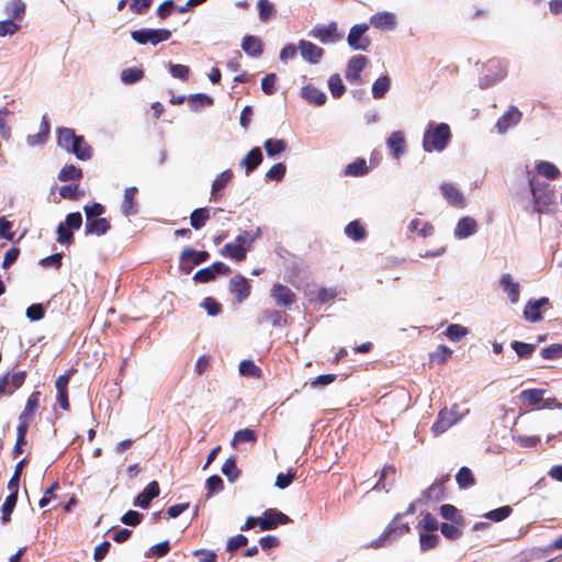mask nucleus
I'll return each mask as SVG.
<instances>
[{"label":"nucleus","mask_w":562,"mask_h":562,"mask_svg":"<svg viewBox=\"0 0 562 562\" xmlns=\"http://www.w3.org/2000/svg\"><path fill=\"white\" fill-rule=\"evenodd\" d=\"M451 139V131L448 124H429L423 137V147L427 153L442 151Z\"/></svg>","instance_id":"nucleus-1"},{"label":"nucleus","mask_w":562,"mask_h":562,"mask_svg":"<svg viewBox=\"0 0 562 562\" xmlns=\"http://www.w3.org/2000/svg\"><path fill=\"white\" fill-rule=\"evenodd\" d=\"M131 36L138 44L144 45L150 43L157 45L168 41L171 37V32L167 29H140L132 31Z\"/></svg>","instance_id":"nucleus-4"},{"label":"nucleus","mask_w":562,"mask_h":562,"mask_svg":"<svg viewBox=\"0 0 562 562\" xmlns=\"http://www.w3.org/2000/svg\"><path fill=\"white\" fill-rule=\"evenodd\" d=\"M302 95L310 103H314L318 106L325 104L327 100L326 94L322 90L311 85H307L302 89Z\"/></svg>","instance_id":"nucleus-31"},{"label":"nucleus","mask_w":562,"mask_h":562,"mask_svg":"<svg viewBox=\"0 0 562 562\" xmlns=\"http://www.w3.org/2000/svg\"><path fill=\"white\" fill-rule=\"evenodd\" d=\"M296 477V471L293 469H289L286 473H279L276 477V486L278 488H286Z\"/></svg>","instance_id":"nucleus-61"},{"label":"nucleus","mask_w":562,"mask_h":562,"mask_svg":"<svg viewBox=\"0 0 562 562\" xmlns=\"http://www.w3.org/2000/svg\"><path fill=\"white\" fill-rule=\"evenodd\" d=\"M83 176L82 169L75 165H65L58 173V180L66 181H76L80 180Z\"/></svg>","instance_id":"nucleus-36"},{"label":"nucleus","mask_w":562,"mask_h":562,"mask_svg":"<svg viewBox=\"0 0 562 562\" xmlns=\"http://www.w3.org/2000/svg\"><path fill=\"white\" fill-rule=\"evenodd\" d=\"M286 313L274 308L263 310L259 318L260 323H270L273 327L286 325Z\"/></svg>","instance_id":"nucleus-22"},{"label":"nucleus","mask_w":562,"mask_h":562,"mask_svg":"<svg viewBox=\"0 0 562 562\" xmlns=\"http://www.w3.org/2000/svg\"><path fill=\"white\" fill-rule=\"evenodd\" d=\"M59 195L66 200L77 201L85 195V191L80 189L79 184L70 183L59 188Z\"/></svg>","instance_id":"nucleus-40"},{"label":"nucleus","mask_w":562,"mask_h":562,"mask_svg":"<svg viewBox=\"0 0 562 562\" xmlns=\"http://www.w3.org/2000/svg\"><path fill=\"white\" fill-rule=\"evenodd\" d=\"M291 521V518L273 508H269L262 513V516L258 519V525L261 530H272L279 525H286Z\"/></svg>","instance_id":"nucleus-8"},{"label":"nucleus","mask_w":562,"mask_h":562,"mask_svg":"<svg viewBox=\"0 0 562 562\" xmlns=\"http://www.w3.org/2000/svg\"><path fill=\"white\" fill-rule=\"evenodd\" d=\"M440 191L447 202L458 209H464L467 203L463 193L450 182H445L440 186Z\"/></svg>","instance_id":"nucleus-13"},{"label":"nucleus","mask_w":562,"mask_h":562,"mask_svg":"<svg viewBox=\"0 0 562 562\" xmlns=\"http://www.w3.org/2000/svg\"><path fill=\"white\" fill-rule=\"evenodd\" d=\"M50 131V125L46 116H43L41 122L40 132L34 136H29V143L31 145H36L43 143L48 136Z\"/></svg>","instance_id":"nucleus-51"},{"label":"nucleus","mask_w":562,"mask_h":562,"mask_svg":"<svg viewBox=\"0 0 562 562\" xmlns=\"http://www.w3.org/2000/svg\"><path fill=\"white\" fill-rule=\"evenodd\" d=\"M222 473L228 479V481L233 482L240 475V470L236 465V458L231 457L225 460L222 465Z\"/></svg>","instance_id":"nucleus-47"},{"label":"nucleus","mask_w":562,"mask_h":562,"mask_svg":"<svg viewBox=\"0 0 562 562\" xmlns=\"http://www.w3.org/2000/svg\"><path fill=\"white\" fill-rule=\"evenodd\" d=\"M207 497L224 490V482L221 476L214 474L206 480Z\"/></svg>","instance_id":"nucleus-57"},{"label":"nucleus","mask_w":562,"mask_h":562,"mask_svg":"<svg viewBox=\"0 0 562 562\" xmlns=\"http://www.w3.org/2000/svg\"><path fill=\"white\" fill-rule=\"evenodd\" d=\"M536 170L539 175L543 176L549 180H555L561 177V171L559 170V168L550 161H538L536 164Z\"/></svg>","instance_id":"nucleus-33"},{"label":"nucleus","mask_w":562,"mask_h":562,"mask_svg":"<svg viewBox=\"0 0 562 562\" xmlns=\"http://www.w3.org/2000/svg\"><path fill=\"white\" fill-rule=\"evenodd\" d=\"M521 112L516 106H510L496 122V130L499 134H504L512 126L517 125L521 120Z\"/></svg>","instance_id":"nucleus-15"},{"label":"nucleus","mask_w":562,"mask_h":562,"mask_svg":"<svg viewBox=\"0 0 562 562\" xmlns=\"http://www.w3.org/2000/svg\"><path fill=\"white\" fill-rule=\"evenodd\" d=\"M541 356L548 360L562 358V344H553L541 349Z\"/></svg>","instance_id":"nucleus-63"},{"label":"nucleus","mask_w":562,"mask_h":562,"mask_svg":"<svg viewBox=\"0 0 562 562\" xmlns=\"http://www.w3.org/2000/svg\"><path fill=\"white\" fill-rule=\"evenodd\" d=\"M262 159L261 149L259 147H255L243 158L240 166L245 167L246 175H249L261 164Z\"/></svg>","instance_id":"nucleus-29"},{"label":"nucleus","mask_w":562,"mask_h":562,"mask_svg":"<svg viewBox=\"0 0 562 562\" xmlns=\"http://www.w3.org/2000/svg\"><path fill=\"white\" fill-rule=\"evenodd\" d=\"M26 379V371H16L5 373L0 376V397L3 395H12L20 389Z\"/></svg>","instance_id":"nucleus-7"},{"label":"nucleus","mask_w":562,"mask_h":562,"mask_svg":"<svg viewBox=\"0 0 562 562\" xmlns=\"http://www.w3.org/2000/svg\"><path fill=\"white\" fill-rule=\"evenodd\" d=\"M368 30L366 23L353 25L347 36L348 45L355 50H367L371 45V40L366 35Z\"/></svg>","instance_id":"nucleus-5"},{"label":"nucleus","mask_w":562,"mask_h":562,"mask_svg":"<svg viewBox=\"0 0 562 562\" xmlns=\"http://www.w3.org/2000/svg\"><path fill=\"white\" fill-rule=\"evenodd\" d=\"M501 286L507 293L512 303H517L520 296V286L515 282L513 277L508 273L504 274L499 280Z\"/></svg>","instance_id":"nucleus-26"},{"label":"nucleus","mask_w":562,"mask_h":562,"mask_svg":"<svg viewBox=\"0 0 562 562\" xmlns=\"http://www.w3.org/2000/svg\"><path fill=\"white\" fill-rule=\"evenodd\" d=\"M401 514H397L392 521L385 527L386 533L392 537V540L402 537L411 531V527L407 522H402Z\"/></svg>","instance_id":"nucleus-30"},{"label":"nucleus","mask_w":562,"mask_h":562,"mask_svg":"<svg viewBox=\"0 0 562 562\" xmlns=\"http://www.w3.org/2000/svg\"><path fill=\"white\" fill-rule=\"evenodd\" d=\"M188 103L192 111H198L200 108L213 105L214 100L207 94L195 93L188 95Z\"/></svg>","instance_id":"nucleus-41"},{"label":"nucleus","mask_w":562,"mask_h":562,"mask_svg":"<svg viewBox=\"0 0 562 562\" xmlns=\"http://www.w3.org/2000/svg\"><path fill=\"white\" fill-rule=\"evenodd\" d=\"M257 5L262 22H267L274 14V7L269 0H259Z\"/></svg>","instance_id":"nucleus-60"},{"label":"nucleus","mask_w":562,"mask_h":562,"mask_svg":"<svg viewBox=\"0 0 562 562\" xmlns=\"http://www.w3.org/2000/svg\"><path fill=\"white\" fill-rule=\"evenodd\" d=\"M370 23L380 30H393L396 25V16L391 12H379L370 18Z\"/></svg>","instance_id":"nucleus-25"},{"label":"nucleus","mask_w":562,"mask_h":562,"mask_svg":"<svg viewBox=\"0 0 562 562\" xmlns=\"http://www.w3.org/2000/svg\"><path fill=\"white\" fill-rule=\"evenodd\" d=\"M328 88L330 90L331 95L336 99L340 98L346 91L341 77L338 74H334L329 77Z\"/></svg>","instance_id":"nucleus-49"},{"label":"nucleus","mask_w":562,"mask_h":562,"mask_svg":"<svg viewBox=\"0 0 562 562\" xmlns=\"http://www.w3.org/2000/svg\"><path fill=\"white\" fill-rule=\"evenodd\" d=\"M16 502H18V497H15L14 495H8L7 498L4 499V503L1 508V510H2L1 521L3 524H7L10 521V519H11L10 516L16 505Z\"/></svg>","instance_id":"nucleus-56"},{"label":"nucleus","mask_w":562,"mask_h":562,"mask_svg":"<svg viewBox=\"0 0 562 562\" xmlns=\"http://www.w3.org/2000/svg\"><path fill=\"white\" fill-rule=\"evenodd\" d=\"M512 513L513 508L509 505H505L496 509L490 510L484 515V517L492 521L499 522L508 518L512 515Z\"/></svg>","instance_id":"nucleus-48"},{"label":"nucleus","mask_w":562,"mask_h":562,"mask_svg":"<svg viewBox=\"0 0 562 562\" xmlns=\"http://www.w3.org/2000/svg\"><path fill=\"white\" fill-rule=\"evenodd\" d=\"M338 292L331 288H319L318 290L310 293V302H317L325 304L330 302L337 296Z\"/></svg>","instance_id":"nucleus-35"},{"label":"nucleus","mask_w":562,"mask_h":562,"mask_svg":"<svg viewBox=\"0 0 562 562\" xmlns=\"http://www.w3.org/2000/svg\"><path fill=\"white\" fill-rule=\"evenodd\" d=\"M391 86V80L387 76H382L378 78L372 86V95L374 99H381L389 91Z\"/></svg>","instance_id":"nucleus-44"},{"label":"nucleus","mask_w":562,"mask_h":562,"mask_svg":"<svg viewBox=\"0 0 562 562\" xmlns=\"http://www.w3.org/2000/svg\"><path fill=\"white\" fill-rule=\"evenodd\" d=\"M5 10L11 19H21L25 13V3L22 0H11Z\"/></svg>","instance_id":"nucleus-54"},{"label":"nucleus","mask_w":562,"mask_h":562,"mask_svg":"<svg viewBox=\"0 0 562 562\" xmlns=\"http://www.w3.org/2000/svg\"><path fill=\"white\" fill-rule=\"evenodd\" d=\"M40 396L41 393L38 391L33 392L25 404L23 412L20 414L19 419L32 420L36 409L40 406Z\"/></svg>","instance_id":"nucleus-32"},{"label":"nucleus","mask_w":562,"mask_h":562,"mask_svg":"<svg viewBox=\"0 0 562 562\" xmlns=\"http://www.w3.org/2000/svg\"><path fill=\"white\" fill-rule=\"evenodd\" d=\"M260 236L261 229L259 227L254 233L244 231L235 238L234 243H228L222 248L221 255L240 262L246 259L247 251Z\"/></svg>","instance_id":"nucleus-2"},{"label":"nucleus","mask_w":562,"mask_h":562,"mask_svg":"<svg viewBox=\"0 0 562 562\" xmlns=\"http://www.w3.org/2000/svg\"><path fill=\"white\" fill-rule=\"evenodd\" d=\"M270 296L279 307L289 308L296 302V294L282 283H273L270 289Z\"/></svg>","instance_id":"nucleus-6"},{"label":"nucleus","mask_w":562,"mask_h":562,"mask_svg":"<svg viewBox=\"0 0 562 562\" xmlns=\"http://www.w3.org/2000/svg\"><path fill=\"white\" fill-rule=\"evenodd\" d=\"M229 290L235 295L236 301L241 303L249 297L251 286L244 276L236 274L229 281Z\"/></svg>","instance_id":"nucleus-12"},{"label":"nucleus","mask_w":562,"mask_h":562,"mask_svg":"<svg viewBox=\"0 0 562 562\" xmlns=\"http://www.w3.org/2000/svg\"><path fill=\"white\" fill-rule=\"evenodd\" d=\"M369 172V167L364 158H358L351 164L347 165L345 175L349 177H361Z\"/></svg>","instance_id":"nucleus-38"},{"label":"nucleus","mask_w":562,"mask_h":562,"mask_svg":"<svg viewBox=\"0 0 562 562\" xmlns=\"http://www.w3.org/2000/svg\"><path fill=\"white\" fill-rule=\"evenodd\" d=\"M77 136L78 135H76L75 131L70 127L57 128V144L65 150L69 149Z\"/></svg>","instance_id":"nucleus-37"},{"label":"nucleus","mask_w":562,"mask_h":562,"mask_svg":"<svg viewBox=\"0 0 562 562\" xmlns=\"http://www.w3.org/2000/svg\"><path fill=\"white\" fill-rule=\"evenodd\" d=\"M345 234L349 238L358 241V240H362L363 238H366L367 231L359 221L355 220L346 226Z\"/></svg>","instance_id":"nucleus-42"},{"label":"nucleus","mask_w":562,"mask_h":562,"mask_svg":"<svg viewBox=\"0 0 562 562\" xmlns=\"http://www.w3.org/2000/svg\"><path fill=\"white\" fill-rule=\"evenodd\" d=\"M386 144L395 158H398L406 150V139L402 131L393 132L389 136Z\"/></svg>","instance_id":"nucleus-24"},{"label":"nucleus","mask_w":562,"mask_h":562,"mask_svg":"<svg viewBox=\"0 0 562 562\" xmlns=\"http://www.w3.org/2000/svg\"><path fill=\"white\" fill-rule=\"evenodd\" d=\"M110 228L111 224L106 218H94L86 221L85 234L101 236L106 234L110 231Z\"/></svg>","instance_id":"nucleus-27"},{"label":"nucleus","mask_w":562,"mask_h":562,"mask_svg":"<svg viewBox=\"0 0 562 562\" xmlns=\"http://www.w3.org/2000/svg\"><path fill=\"white\" fill-rule=\"evenodd\" d=\"M544 392L542 389L524 390L520 393V400L527 402L530 406H537L543 401Z\"/></svg>","instance_id":"nucleus-43"},{"label":"nucleus","mask_w":562,"mask_h":562,"mask_svg":"<svg viewBox=\"0 0 562 562\" xmlns=\"http://www.w3.org/2000/svg\"><path fill=\"white\" fill-rule=\"evenodd\" d=\"M160 493V487L157 481H151L147 484V486L139 493L133 504L135 506H139L142 508H147L151 501L156 498Z\"/></svg>","instance_id":"nucleus-18"},{"label":"nucleus","mask_w":562,"mask_h":562,"mask_svg":"<svg viewBox=\"0 0 562 562\" xmlns=\"http://www.w3.org/2000/svg\"><path fill=\"white\" fill-rule=\"evenodd\" d=\"M440 515L447 519L451 520L452 522H456L460 525L462 522V517L458 516V509L456 506L451 504H445L440 507Z\"/></svg>","instance_id":"nucleus-59"},{"label":"nucleus","mask_w":562,"mask_h":562,"mask_svg":"<svg viewBox=\"0 0 562 562\" xmlns=\"http://www.w3.org/2000/svg\"><path fill=\"white\" fill-rule=\"evenodd\" d=\"M368 58L363 55L353 56L347 65L346 78L351 82H359L361 71L364 69Z\"/></svg>","instance_id":"nucleus-19"},{"label":"nucleus","mask_w":562,"mask_h":562,"mask_svg":"<svg viewBox=\"0 0 562 562\" xmlns=\"http://www.w3.org/2000/svg\"><path fill=\"white\" fill-rule=\"evenodd\" d=\"M243 50L251 56L259 57L263 52V45L259 37L254 35H246L241 42Z\"/></svg>","instance_id":"nucleus-28"},{"label":"nucleus","mask_w":562,"mask_h":562,"mask_svg":"<svg viewBox=\"0 0 562 562\" xmlns=\"http://www.w3.org/2000/svg\"><path fill=\"white\" fill-rule=\"evenodd\" d=\"M477 231V223L473 217L464 216L460 218L454 228V236L464 239L475 234Z\"/></svg>","instance_id":"nucleus-21"},{"label":"nucleus","mask_w":562,"mask_h":562,"mask_svg":"<svg viewBox=\"0 0 562 562\" xmlns=\"http://www.w3.org/2000/svg\"><path fill=\"white\" fill-rule=\"evenodd\" d=\"M299 49L303 59L311 64L319 63L324 55L323 48L305 40L299 42Z\"/></svg>","instance_id":"nucleus-17"},{"label":"nucleus","mask_w":562,"mask_h":562,"mask_svg":"<svg viewBox=\"0 0 562 562\" xmlns=\"http://www.w3.org/2000/svg\"><path fill=\"white\" fill-rule=\"evenodd\" d=\"M439 537L436 533H420L419 543L422 551H428L438 546Z\"/></svg>","instance_id":"nucleus-58"},{"label":"nucleus","mask_w":562,"mask_h":562,"mask_svg":"<svg viewBox=\"0 0 562 562\" xmlns=\"http://www.w3.org/2000/svg\"><path fill=\"white\" fill-rule=\"evenodd\" d=\"M138 189L136 187H128L124 191L121 211L124 216L130 217L138 213L137 202Z\"/></svg>","instance_id":"nucleus-14"},{"label":"nucleus","mask_w":562,"mask_h":562,"mask_svg":"<svg viewBox=\"0 0 562 562\" xmlns=\"http://www.w3.org/2000/svg\"><path fill=\"white\" fill-rule=\"evenodd\" d=\"M450 475L447 474L436 480L427 490L424 491L423 497L426 501H440L445 497V483L449 481Z\"/></svg>","instance_id":"nucleus-23"},{"label":"nucleus","mask_w":562,"mask_h":562,"mask_svg":"<svg viewBox=\"0 0 562 562\" xmlns=\"http://www.w3.org/2000/svg\"><path fill=\"white\" fill-rule=\"evenodd\" d=\"M67 151L74 154L79 160H89L93 153L92 147L81 135L76 137Z\"/></svg>","instance_id":"nucleus-20"},{"label":"nucleus","mask_w":562,"mask_h":562,"mask_svg":"<svg viewBox=\"0 0 562 562\" xmlns=\"http://www.w3.org/2000/svg\"><path fill=\"white\" fill-rule=\"evenodd\" d=\"M549 305L548 297H540L538 300H530L526 303L524 308V317L526 321L530 323L541 322L542 316V307Z\"/></svg>","instance_id":"nucleus-11"},{"label":"nucleus","mask_w":562,"mask_h":562,"mask_svg":"<svg viewBox=\"0 0 562 562\" xmlns=\"http://www.w3.org/2000/svg\"><path fill=\"white\" fill-rule=\"evenodd\" d=\"M210 220V210L207 207L195 209L190 215V224L194 229L202 228Z\"/></svg>","instance_id":"nucleus-39"},{"label":"nucleus","mask_w":562,"mask_h":562,"mask_svg":"<svg viewBox=\"0 0 562 562\" xmlns=\"http://www.w3.org/2000/svg\"><path fill=\"white\" fill-rule=\"evenodd\" d=\"M263 147L267 155L273 157L285 150L286 143L283 139L269 138L263 143Z\"/></svg>","instance_id":"nucleus-46"},{"label":"nucleus","mask_w":562,"mask_h":562,"mask_svg":"<svg viewBox=\"0 0 562 562\" xmlns=\"http://www.w3.org/2000/svg\"><path fill=\"white\" fill-rule=\"evenodd\" d=\"M234 173L231 169H226L216 176L211 188V200L220 201L223 198V190L232 181Z\"/></svg>","instance_id":"nucleus-16"},{"label":"nucleus","mask_w":562,"mask_h":562,"mask_svg":"<svg viewBox=\"0 0 562 562\" xmlns=\"http://www.w3.org/2000/svg\"><path fill=\"white\" fill-rule=\"evenodd\" d=\"M239 373L245 376L260 378L262 371L252 360H243L239 363Z\"/></svg>","instance_id":"nucleus-50"},{"label":"nucleus","mask_w":562,"mask_h":562,"mask_svg":"<svg viewBox=\"0 0 562 562\" xmlns=\"http://www.w3.org/2000/svg\"><path fill=\"white\" fill-rule=\"evenodd\" d=\"M311 34L324 44L336 43L342 40V35L338 33L335 22L328 25H317L312 30Z\"/></svg>","instance_id":"nucleus-10"},{"label":"nucleus","mask_w":562,"mask_h":562,"mask_svg":"<svg viewBox=\"0 0 562 562\" xmlns=\"http://www.w3.org/2000/svg\"><path fill=\"white\" fill-rule=\"evenodd\" d=\"M286 172V167L283 162L273 165L266 173L268 180L281 181Z\"/></svg>","instance_id":"nucleus-64"},{"label":"nucleus","mask_w":562,"mask_h":562,"mask_svg":"<svg viewBox=\"0 0 562 562\" xmlns=\"http://www.w3.org/2000/svg\"><path fill=\"white\" fill-rule=\"evenodd\" d=\"M512 348L515 350L519 358L528 359L533 353L536 346L532 344L515 340L512 342Z\"/></svg>","instance_id":"nucleus-52"},{"label":"nucleus","mask_w":562,"mask_h":562,"mask_svg":"<svg viewBox=\"0 0 562 562\" xmlns=\"http://www.w3.org/2000/svg\"><path fill=\"white\" fill-rule=\"evenodd\" d=\"M144 78V70L142 68L132 67L125 68L121 72V80L125 85H133Z\"/></svg>","instance_id":"nucleus-45"},{"label":"nucleus","mask_w":562,"mask_h":562,"mask_svg":"<svg viewBox=\"0 0 562 562\" xmlns=\"http://www.w3.org/2000/svg\"><path fill=\"white\" fill-rule=\"evenodd\" d=\"M456 481L460 488L467 490L475 485L476 480L473 472L468 467H462L456 474Z\"/></svg>","instance_id":"nucleus-34"},{"label":"nucleus","mask_w":562,"mask_h":562,"mask_svg":"<svg viewBox=\"0 0 562 562\" xmlns=\"http://www.w3.org/2000/svg\"><path fill=\"white\" fill-rule=\"evenodd\" d=\"M257 440V435L252 429H240L235 432L233 438V446L241 442H255Z\"/></svg>","instance_id":"nucleus-55"},{"label":"nucleus","mask_w":562,"mask_h":562,"mask_svg":"<svg viewBox=\"0 0 562 562\" xmlns=\"http://www.w3.org/2000/svg\"><path fill=\"white\" fill-rule=\"evenodd\" d=\"M57 241L61 245H70L74 241V234L64 223L57 226Z\"/></svg>","instance_id":"nucleus-62"},{"label":"nucleus","mask_w":562,"mask_h":562,"mask_svg":"<svg viewBox=\"0 0 562 562\" xmlns=\"http://www.w3.org/2000/svg\"><path fill=\"white\" fill-rule=\"evenodd\" d=\"M529 187L535 212L539 214L547 212L554 203V190L549 183L537 182L535 178L529 179Z\"/></svg>","instance_id":"nucleus-3"},{"label":"nucleus","mask_w":562,"mask_h":562,"mask_svg":"<svg viewBox=\"0 0 562 562\" xmlns=\"http://www.w3.org/2000/svg\"><path fill=\"white\" fill-rule=\"evenodd\" d=\"M210 255L207 251H199L193 248H184L180 255L181 269L189 273L193 266L205 262Z\"/></svg>","instance_id":"nucleus-9"},{"label":"nucleus","mask_w":562,"mask_h":562,"mask_svg":"<svg viewBox=\"0 0 562 562\" xmlns=\"http://www.w3.org/2000/svg\"><path fill=\"white\" fill-rule=\"evenodd\" d=\"M446 415L447 414L441 411L431 427V430L436 436L443 434L452 425V420L449 417H446Z\"/></svg>","instance_id":"nucleus-53"}]
</instances>
